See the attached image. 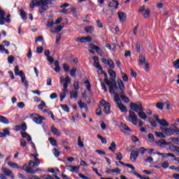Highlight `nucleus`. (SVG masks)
Returning <instances> with one entry per match:
<instances>
[{"mask_svg":"<svg viewBox=\"0 0 179 179\" xmlns=\"http://www.w3.org/2000/svg\"><path fill=\"white\" fill-rule=\"evenodd\" d=\"M64 82L63 89H68V85L71 83V78L68 76L65 78L64 77H60V83H62Z\"/></svg>","mask_w":179,"mask_h":179,"instance_id":"1a4fd4ad","label":"nucleus"},{"mask_svg":"<svg viewBox=\"0 0 179 179\" xmlns=\"http://www.w3.org/2000/svg\"><path fill=\"white\" fill-rule=\"evenodd\" d=\"M120 128L123 131H131V129H129V127H128V126H127V124H125L124 123H121Z\"/></svg>","mask_w":179,"mask_h":179,"instance_id":"a19ab883","label":"nucleus"},{"mask_svg":"<svg viewBox=\"0 0 179 179\" xmlns=\"http://www.w3.org/2000/svg\"><path fill=\"white\" fill-rule=\"evenodd\" d=\"M120 98L122 99V101H124V103H129V99L125 96L124 92L123 94L121 92Z\"/></svg>","mask_w":179,"mask_h":179,"instance_id":"c85d7f7f","label":"nucleus"},{"mask_svg":"<svg viewBox=\"0 0 179 179\" xmlns=\"http://www.w3.org/2000/svg\"><path fill=\"white\" fill-rule=\"evenodd\" d=\"M66 167L71 173H79V169H80V166H73L72 165H68Z\"/></svg>","mask_w":179,"mask_h":179,"instance_id":"ddd939ff","label":"nucleus"},{"mask_svg":"<svg viewBox=\"0 0 179 179\" xmlns=\"http://www.w3.org/2000/svg\"><path fill=\"white\" fill-rule=\"evenodd\" d=\"M85 31H86V33H93V31H94V27L93 26L85 27Z\"/></svg>","mask_w":179,"mask_h":179,"instance_id":"c756f323","label":"nucleus"},{"mask_svg":"<svg viewBox=\"0 0 179 179\" xmlns=\"http://www.w3.org/2000/svg\"><path fill=\"white\" fill-rule=\"evenodd\" d=\"M70 96L71 99H78V91L77 90H73L70 92Z\"/></svg>","mask_w":179,"mask_h":179,"instance_id":"72a5a7b5","label":"nucleus"},{"mask_svg":"<svg viewBox=\"0 0 179 179\" xmlns=\"http://www.w3.org/2000/svg\"><path fill=\"white\" fill-rule=\"evenodd\" d=\"M117 108L121 111V113H128V109H127V107L124 106L122 103H118L117 105Z\"/></svg>","mask_w":179,"mask_h":179,"instance_id":"aec40b11","label":"nucleus"},{"mask_svg":"<svg viewBox=\"0 0 179 179\" xmlns=\"http://www.w3.org/2000/svg\"><path fill=\"white\" fill-rule=\"evenodd\" d=\"M107 174H113L116 173V174H120L121 173V169L120 168H115L113 169H108L106 171Z\"/></svg>","mask_w":179,"mask_h":179,"instance_id":"a211bd4d","label":"nucleus"},{"mask_svg":"<svg viewBox=\"0 0 179 179\" xmlns=\"http://www.w3.org/2000/svg\"><path fill=\"white\" fill-rule=\"evenodd\" d=\"M85 83L86 85L87 90H88V92H90L92 88V85H90V83H89V80H86Z\"/></svg>","mask_w":179,"mask_h":179,"instance_id":"bf43d9fd","label":"nucleus"},{"mask_svg":"<svg viewBox=\"0 0 179 179\" xmlns=\"http://www.w3.org/2000/svg\"><path fill=\"white\" fill-rule=\"evenodd\" d=\"M20 146L22 148H26L27 146V142L24 139L20 140Z\"/></svg>","mask_w":179,"mask_h":179,"instance_id":"6e6d98bb","label":"nucleus"},{"mask_svg":"<svg viewBox=\"0 0 179 179\" xmlns=\"http://www.w3.org/2000/svg\"><path fill=\"white\" fill-rule=\"evenodd\" d=\"M20 16L22 17V19H23V20H27V15L26 14V12H24V10H20Z\"/></svg>","mask_w":179,"mask_h":179,"instance_id":"f704fd0d","label":"nucleus"},{"mask_svg":"<svg viewBox=\"0 0 179 179\" xmlns=\"http://www.w3.org/2000/svg\"><path fill=\"white\" fill-rule=\"evenodd\" d=\"M46 10H48V6H42L39 8V13H44Z\"/></svg>","mask_w":179,"mask_h":179,"instance_id":"79ce46f5","label":"nucleus"},{"mask_svg":"<svg viewBox=\"0 0 179 179\" xmlns=\"http://www.w3.org/2000/svg\"><path fill=\"white\" fill-rule=\"evenodd\" d=\"M138 156H139V152L138 151H132L130 154V160L133 163L136 162V159H138Z\"/></svg>","mask_w":179,"mask_h":179,"instance_id":"9d476101","label":"nucleus"},{"mask_svg":"<svg viewBox=\"0 0 179 179\" xmlns=\"http://www.w3.org/2000/svg\"><path fill=\"white\" fill-rule=\"evenodd\" d=\"M8 63H10V64H13V62H15V57H13V56H9L8 57Z\"/></svg>","mask_w":179,"mask_h":179,"instance_id":"680f3d73","label":"nucleus"},{"mask_svg":"<svg viewBox=\"0 0 179 179\" xmlns=\"http://www.w3.org/2000/svg\"><path fill=\"white\" fill-rule=\"evenodd\" d=\"M117 85L122 93L124 94V92H125V85H124V83L122 82V80H121V78L117 79Z\"/></svg>","mask_w":179,"mask_h":179,"instance_id":"4468645a","label":"nucleus"},{"mask_svg":"<svg viewBox=\"0 0 179 179\" xmlns=\"http://www.w3.org/2000/svg\"><path fill=\"white\" fill-rule=\"evenodd\" d=\"M21 81H22V83H23L24 86H25V87L27 89H28L29 83H27V80H26V76L25 77H22L21 78Z\"/></svg>","mask_w":179,"mask_h":179,"instance_id":"58836bf2","label":"nucleus"},{"mask_svg":"<svg viewBox=\"0 0 179 179\" xmlns=\"http://www.w3.org/2000/svg\"><path fill=\"white\" fill-rule=\"evenodd\" d=\"M31 156H33V157H34L35 166H36V167H38V165L41 164L40 159L38 158H37V157H36V155H31Z\"/></svg>","mask_w":179,"mask_h":179,"instance_id":"a18cd8bd","label":"nucleus"},{"mask_svg":"<svg viewBox=\"0 0 179 179\" xmlns=\"http://www.w3.org/2000/svg\"><path fill=\"white\" fill-rule=\"evenodd\" d=\"M15 128H17L18 131H20V129L26 131V129H27V126L26 125V123H22L21 126H15Z\"/></svg>","mask_w":179,"mask_h":179,"instance_id":"2f4dec72","label":"nucleus"},{"mask_svg":"<svg viewBox=\"0 0 179 179\" xmlns=\"http://www.w3.org/2000/svg\"><path fill=\"white\" fill-rule=\"evenodd\" d=\"M128 121L131 122L133 125H138V117L136 114H135V112L131 110L129 111Z\"/></svg>","mask_w":179,"mask_h":179,"instance_id":"7ed1b4c3","label":"nucleus"},{"mask_svg":"<svg viewBox=\"0 0 179 179\" xmlns=\"http://www.w3.org/2000/svg\"><path fill=\"white\" fill-rule=\"evenodd\" d=\"M138 117L141 118V120H146L148 118V115H146V113L145 112L141 111L138 112Z\"/></svg>","mask_w":179,"mask_h":179,"instance_id":"7c9ffc66","label":"nucleus"},{"mask_svg":"<svg viewBox=\"0 0 179 179\" xmlns=\"http://www.w3.org/2000/svg\"><path fill=\"white\" fill-rule=\"evenodd\" d=\"M143 16L145 19H148V17H150V8H147L145 10V12L144 13Z\"/></svg>","mask_w":179,"mask_h":179,"instance_id":"c03bdc74","label":"nucleus"},{"mask_svg":"<svg viewBox=\"0 0 179 179\" xmlns=\"http://www.w3.org/2000/svg\"><path fill=\"white\" fill-rule=\"evenodd\" d=\"M114 88H115V87H113V91H111V88H109V93H110V94H114V101L116 104L118 105L121 103V99H120V95L118 93L115 92Z\"/></svg>","mask_w":179,"mask_h":179,"instance_id":"0eeeda50","label":"nucleus"},{"mask_svg":"<svg viewBox=\"0 0 179 179\" xmlns=\"http://www.w3.org/2000/svg\"><path fill=\"white\" fill-rule=\"evenodd\" d=\"M122 78L124 80V82H128V76L125 74V73H122Z\"/></svg>","mask_w":179,"mask_h":179,"instance_id":"0e129e2a","label":"nucleus"},{"mask_svg":"<svg viewBox=\"0 0 179 179\" xmlns=\"http://www.w3.org/2000/svg\"><path fill=\"white\" fill-rule=\"evenodd\" d=\"M63 69L64 72H69V70H70L69 66L67 64H64L63 65Z\"/></svg>","mask_w":179,"mask_h":179,"instance_id":"e2e57ef3","label":"nucleus"},{"mask_svg":"<svg viewBox=\"0 0 179 179\" xmlns=\"http://www.w3.org/2000/svg\"><path fill=\"white\" fill-rule=\"evenodd\" d=\"M112 1H113V2H111L108 4L109 8H114V6H115V9H117L118 5H119L118 1H117L115 0H112Z\"/></svg>","mask_w":179,"mask_h":179,"instance_id":"a878e982","label":"nucleus"},{"mask_svg":"<svg viewBox=\"0 0 179 179\" xmlns=\"http://www.w3.org/2000/svg\"><path fill=\"white\" fill-rule=\"evenodd\" d=\"M130 108L135 111L136 113H138V111H143V107L142 106V103L141 102L137 103H131Z\"/></svg>","mask_w":179,"mask_h":179,"instance_id":"20e7f679","label":"nucleus"},{"mask_svg":"<svg viewBox=\"0 0 179 179\" xmlns=\"http://www.w3.org/2000/svg\"><path fill=\"white\" fill-rule=\"evenodd\" d=\"M139 65H143L146 61L145 56H140L138 58Z\"/></svg>","mask_w":179,"mask_h":179,"instance_id":"ea45409f","label":"nucleus"},{"mask_svg":"<svg viewBox=\"0 0 179 179\" xmlns=\"http://www.w3.org/2000/svg\"><path fill=\"white\" fill-rule=\"evenodd\" d=\"M52 153L55 156V157H58L59 156V151H58V150L57 149H53Z\"/></svg>","mask_w":179,"mask_h":179,"instance_id":"69168bd1","label":"nucleus"},{"mask_svg":"<svg viewBox=\"0 0 179 179\" xmlns=\"http://www.w3.org/2000/svg\"><path fill=\"white\" fill-rule=\"evenodd\" d=\"M118 17L121 23H124L125 20H127V13L122 12V11H119L117 13Z\"/></svg>","mask_w":179,"mask_h":179,"instance_id":"9b49d317","label":"nucleus"},{"mask_svg":"<svg viewBox=\"0 0 179 179\" xmlns=\"http://www.w3.org/2000/svg\"><path fill=\"white\" fill-rule=\"evenodd\" d=\"M49 142L52 146H57V140L54 139V138H49Z\"/></svg>","mask_w":179,"mask_h":179,"instance_id":"49530a36","label":"nucleus"},{"mask_svg":"<svg viewBox=\"0 0 179 179\" xmlns=\"http://www.w3.org/2000/svg\"><path fill=\"white\" fill-rule=\"evenodd\" d=\"M161 127H164L165 128H167V127H170V124H169V122L164 119L161 120L159 123Z\"/></svg>","mask_w":179,"mask_h":179,"instance_id":"412c9836","label":"nucleus"},{"mask_svg":"<svg viewBox=\"0 0 179 179\" xmlns=\"http://www.w3.org/2000/svg\"><path fill=\"white\" fill-rule=\"evenodd\" d=\"M108 73L112 79V81H110V82H113V83L114 85V82H115V78H117V73H115V71H114V70H113V69H109Z\"/></svg>","mask_w":179,"mask_h":179,"instance_id":"dca6fc26","label":"nucleus"},{"mask_svg":"<svg viewBox=\"0 0 179 179\" xmlns=\"http://www.w3.org/2000/svg\"><path fill=\"white\" fill-rule=\"evenodd\" d=\"M68 94V89L63 88L62 92L60 93V101H64L65 97Z\"/></svg>","mask_w":179,"mask_h":179,"instance_id":"f3484780","label":"nucleus"},{"mask_svg":"<svg viewBox=\"0 0 179 179\" xmlns=\"http://www.w3.org/2000/svg\"><path fill=\"white\" fill-rule=\"evenodd\" d=\"M157 145H159V148H163V146H165L166 145H167V142L166 141V140L162 138L159 141H158L157 142Z\"/></svg>","mask_w":179,"mask_h":179,"instance_id":"b1692460","label":"nucleus"},{"mask_svg":"<svg viewBox=\"0 0 179 179\" xmlns=\"http://www.w3.org/2000/svg\"><path fill=\"white\" fill-rule=\"evenodd\" d=\"M148 150V149L141 147L138 149V153H141V155H145V152H146Z\"/></svg>","mask_w":179,"mask_h":179,"instance_id":"052dcab7","label":"nucleus"},{"mask_svg":"<svg viewBox=\"0 0 179 179\" xmlns=\"http://www.w3.org/2000/svg\"><path fill=\"white\" fill-rule=\"evenodd\" d=\"M78 106L80 107V108H85V110H87V105L83 103V102H82V101H78Z\"/></svg>","mask_w":179,"mask_h":179,"instance_id":"8fccbe9b","label":"nucleus"},{"mask_svg":"<svg viewBox=\"0 0 179 179\" xmlns=\"http://www.w3.org/2000/svg\"><path fill=\"white\" fill-rule=\"evenodd\" d=\"M2 131L5 136H9V135H10V131H9V129H3Z\"/></svg>","mask_w":179,"mask_h":179,"instance_id":"4d7b16f0","label":"nucleus"},{"mask_svg":"<svg viewBox=\"0 0 179 179\" xmlns=\"http://www.w3.org/2000/svg\"><path fill=\"white\" fill-rule=\"evenodd\" d=\"M1 171L2 173H3V174L7 176V177H10L11 179H15V176H13V173L9 169L2 167Z\"/></svg>","mask_w":179,"mask_h":179,"instance_id":"6e6552de","label":"nucleus"},{"mask_svg":"<svg viewBox=\"0 0 179 179\" xmlns=\"http://www.w3.org/2000/svg\"><path fill=\"white\" fill-rule=\"evenodd\" d=\"M108 149L109 150H111V152H115V149H117V145H115V142H112Z\"/></svg>","mask_w":179,"mask_h":179,"instance_id":"4c0bfd02","label":"nucleus"},{"mask_svg":"<svg viewBox=\"0 0 179 179\" xmlns=\"http://www.w3.org/2000/svg\"><path fill=\"white\" fill-rule=\"evenodd\" d=\"M55 72H57V73H59V72H61V68H59V63L58 62V61H55Z\"/></svg>","mask_w":179,"mask_h":179,"instance_id":"473e14b6","label":"nucleus"},{"mask_svg":"<svg viewBox=\"0 0 179 179\" xmlns=\"http://www.w3.org/2000/svg\"><path fill=\"white\" fill-rule=\"evenodd\" d=\"M0 122L8 125V124H9V120H8L5 116L0 115Z\"/></svg>","mask_w":179,"mask_h":179,"instance_id":"5701e85b","label":"nucleus"},{"mask_svg":"<svg viewBox=\"0 0 179 179\" xmlns=\"http://www.w3.org/2000/svg\"><path fill=\"white\" fill-rule=\"evenodd\" d=\"M34 162L30 160L29 162V166L24 164L22 167V170L28 173L29 174H36V171H33L34 167L35 166Z\"/></svg>","mask_w":179,"mask_h":179,"instance_id":"f257e3e1","label":"nucleus"},{"mask_svg":"<svg viewBox=\"0 0 179 179\" xmlns=\"http://www.w3.org/2000/svg\"><path fill=\"white\" fill-rule=\"evenodd\" d=\"M76 71H77V69L76 67H73L71 71H70V75L71 76H72L73 78H75V76H76Z\"/></svg>","mask_w":179,"mask_h":179,"instance_id":"09e8293b","label":"nucleus"},{"mask_svg":"<svg viewBox=\"0 0 179 179\" xmlns=\"http://www.w3.org/2000/svg\"><path fill=\"white\" fill-rule=\"evenodd\" d=\"M97 138L98 139L101 140V143H103V145L107 144V139H106V138L103 137L101 135L97 134Z\"/></svg>","mask_w":179,"mask_h":179,"instance_id":"c9c22d12","label":"nucleus"},{"mask_svg":"<svg viewBox=\"0 0 179 179\" xmlns=\"http://www.w3.org/2000/svg\"><path fill=\"white\" fill-rule=\"evenodd\" d=\"M96 115H101V114H103V112L101 111V108L99 107L96 110Z\"/></svg>","mask_w":179,"mask_h":179,"instance_id":"774afa93","label":"nucleus"},{"mask_svg":"<svg viewBox=\"0 0 179 179\" xmlns=\"http://www.w3.org/2000/svg\"><path fill=\"white\" fill-rule=\"evenodd\" d=\"M44 107H45V102L44 101H41V104L38 106V109L41 110H44Z\"/></svg>","mask_w":179,"mask_h":179,"instance_id":"3c124183","label":"nucleus"},{"mask_svg":"<svg viewBox=\"0 0 179 179\" xmlns=\"http://www.w3.org/2000/svg\"><path fill=\"white\" fill-rule=\"evenodd\" d=\"M64 27V24H62L61 25H59L57 27L55 28H51L50 32L55 34V33H59L62 29Z\"/></svg>","mask_w":179,"mask_h":179,"instance_id":"f8f14e48","label":"nucleus"},{"mask_svg":"<svg viewBox=\"0 0 179 179\" xmlns=\"http://www.w3.org/2000/svg\"><path fill=\"white\" fill-rule=\"evenodd\" d=\"M155 136H157V138H162L164 139L166 138V135H164V133L160 131H155Z\"/></svg>","mask_w":179,"mask_h":179,"instance_id":"e433bc0d","label":"nucleus"},{"mask_svg":"<svg viewBox=\"0 0 179 179\" xmlns=\"http://www.w3.org/2000/svg\"><path fill=\"white\" fill-rule=\"evenodd\" d=\"M78 145L80 148H85V145H83V141H82V138H80V136L78 138Z\"/></svg>","mask_w":179,"mask_h":179,"instance_id":"603ef678","label":"nucleus"},{"mask_svg":"<svg viewBox=\"0 0 179 179\" xmlns=\"http://www.w3.org/2000/svg\"><path fill=\"white\" fill-rule=\"evenodd\" d=\"M0 24H5V10L0 8Z\"/></svg>","mask_w":179,"mask_h":179,"instance_id":"2eb2a0df","label":"nucleus"},{"mask_svg":"<svg viewBox=\"0 0 179 179\" xmlns=\"http://www.w3.org/2000/svg\"><path fill=\"white\" fill-rule=\"evenodd\" d=\"M55 23L52 20H49L48 21V23L46 24V27H52L53 25H55Z\"/></svg>","mask_w":179,"mask_h":179,"instance_id":"5fc2aeb1","label":"nucleus"},{"mask_svg":"<svg viewBox=\"0 0 179 179\" xmlns=\"http://www.w3.org/2000/svg\"><path fill=\"white\" fill-rule=\"evenodd\" d=\"M8 166L10 167H12L13 169H19V165L15 162H12L10 161H8L7 162Z\"/></svg>","mask_w":179,"mask_h":179,"instance_id":"cd10ccee","label":"nucleus"},{"mask_svg":"<svg viewBox=\"0 0 179 179\" xmlns=\"http://www.w3.org/2000/svg\"><path fill=\"white\" fill-rule=\"evenodd\" d=\"M105 78L103 81L105 82L106 85L108 86L109 89H110V92H113V87H115V89H117V82L114 81V83L113 82H110L108 80V76H107V73H103Z\"/></svg>","mask_w":179,"mask_h":179,"instance_id":"39448f33","label":"nucleus"},{"mask_svg":"<svg viewBox=\"0 0 179 179\" xmlns=\"http://www.w3.org/2000/svg\"><path fill=\"white\" fill-rule=\"evenodd\" d=\"M30 118H32V121L35 122V124H38L39 125H41L43 124V121H45V117L43 116H40L38 114L32 113L30 115Z\"/></svg>","mask_w":179,"mask_h":179,"instance_id":"f03ea898","label":"nucleus"},{"mask_svg":"<svg viewBox=\"0 0 179 179\" xmlns=\"http://www.w3.org/2000/svg\"><path fill=\"white\" fill-rule=\"evenodd\" d=\"M43 6H48V5L52 4L54 0H41Z\"/></svg>","mask_w":179,"mask_h":179,"instance_id":"393cba45","label":"nucleus"},{"mask_svg":"<svg viewBox=\"0 0 179 179\" xmlns=\"http://www.w3.org/2000/svg\"><path fill=\"white\" fill-rule=\"evenodd\" d=\"M110 108H111V105L110 104V103H106L104 106L103 108V111L105 114H110Z\"/></svg>","mask_w":179,"mask_h":179,"instance_id":"4be33fe9","label":"nucleus"},{"mask_svg":"<svg viewBox=\"0 0 179 179\" xmlns=\"http://www.w3.org/2000/svg\"><path fill=\"white\" fill-rule=\"evenodd\" d=\"M51 131L52 134H54V135H57V136H59V135H61L59 130H58V129L55 128L54 126L51 127Z\"/></svg>","mask_w":179,"mask_h":179,"instance_id":"bb28decb","label":"nucleus"},{"mask_svg":"<svg viewBox=\"0 0 179 179\" xmlns=\"http://www.w3.org/2000/svg\"><path fill=\"white\" fill-rule=\"evenodd\" d=\"M84 40H87V43H90V41H92V38H91L90 36L83 37V38H78L76 39V41L77 43H79V41H80V43H85Z\"/></svg>","mask_w":179,"mask_h":179,"instance_id":"6ab92c4d","label":"nucleus"},{"mask_svg":"<svg viewBox=\"0 0 179 179\" xmlns=\"http://www.w3.org/2000/svg\"><path fill=\"white\" fill-rule=\"evenodd\" d=\"M161 131L163 132V134H165V135H167V136H173L175 134V129L171 128H164V127H160Z\"/></svg>","mask_w":179,"mask_h":179,"instance_id":"423d86ee","label":"nucleus"},{"mask_svg":"<svg viewBox=\"0 0 179 179\" xmlns=\"http://www.w3.org/2000/svg\"><path fill=\"white\" fill-rule=\"evenodd\" d=\"M117 160H122V154L121 152L116 153Z\"/></svg>","mask_w":179,"mask_h":179,"instance_id":"338daca9","label":"nucleus"},{"mask_svg":"<svg viewBox=\"0 0 179 179\" xmlns=\"http://www.w3.org/2000/svg\"><path fill=\"white\" fill-rule=\"evenodd\" d=\"M108 65L111 69H114V68H115L114 62H113V60H111V59L108 60Z\"/></svg>","mask_w":179,"mask_h":179,"instance_id":"de8ad7c7","label":"nucleus"},{"mask_svg":"<svg viewBox=\"0 0 179 179\" xmlns=\"http://www.w3.org/2000/svg\"><path fill=\"white\" fill-rule=\"evenodd\" d=\"M169 166H170L169 161H165L162 164V167H163V169H167Z\"/></svg>","mask_w":179,"mask_h":179,"instance_id":"13d9d810","label":"nucleus"},{"mask_svg":"<svg viewBox=\"0 0 179 179\" xmlns=\"http://www.w3.org/2000/svg\"><path fill=\"white\" fill-rule=\"evenodd\" d=\"M60 107L62 108L63 110H64L66 113H69L71 111V109L69 108L67 105H60Z\"/></svg>","mask_w":179,"mask_h":179,"instance_id":"37998d69","label":"nucleus"},{"mask_svg":"<svg viewBox=\"0 0 179 179\" xmlns=\"http://www.w3.org/2000/svg\"><path fill=\"white\" fill-rule=\"evenodd\" d=\"M157 108H159V110H163L164 107V103L162 102H158L156 105Z\"/></svg>","mask_w":179,"mask_h":179,"instance_id":"864d4df0","label":"nucleus"}]
</instances>
